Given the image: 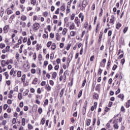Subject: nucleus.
Instances as JSON below:
<instances>
[{"label": "nucleus", "mask_w": 130, "mask_h": 130, "mask_svg": "<svg viewBox=\"0 0 130 130\" xmlns=\"http://www.w3.org/2000/svg\"><path fill=\"white\" fill-rule=\"evenodd\" d=\"M31 74H35L36 73V70H35V69H32L31 70Z\"/></svg>", "instance_id": "56"}, {"label": "nucleus", "mask_w": 130, "mask_h": 130, "mask_svg": "<svg viewBox=\"0 0 130 130\" xmlns=\"http://www.w3.org/2000/svg\"><path fill=\"white\" fill-rule=\"evenodd\" d=\"M41 123L42 124H44L45 123V118H43L41 121Z\"/></svg>", "instance_id": "35"}, {"label": "nucleus", "mask_w": 130, "mask_h": 130, "mask_svg": "<svg viewBox=\"0 0 130 130\" xmlns=\"http://www.w3.org/2000/svg\"><path fill=\"white\" fill-rule=\"evenodd\" d=\"M86 107H87V103L86 104V106H84L83 107V109H82V114L83 115H85L86 114Z\"/></svg>", "instance_id": "5"}, {"label": "nucleus", "mask_w": 130, "mask_h": 130, "mask_svg": "<svg viewBox=\"0 0 130 130\" xmlns=\"http://www.w3.org/2000/svg\"><path fill=\"white\" fill-rule=\"evenodd\" d=\"M5 47H6V45L5 44H3V43L0 44V48H1V49L5 48Z\"/></svg>", "instance_id": "26"}, {"label": "nucleus", "mask_w": 130, "mask_h": 130, "mask_svg": "<svg viewBox=\"0 0 130 130\" xmlns=\"http://www.w3.org/2000/svg\"><path fill=\"white\" fill-rule=\"evenodd\" d=\"M38 81V79L37 78H35L32 82V85H36L37 84V82Z\"/></svg>", "instance_id": "7"}, {"label": "nucleus", "mask_w": 130, "mask_h": 130, "mask_svg": "<svg viewBox=\"0 0 130 130\" xmlns=\"http://www.w3.org/2000/svg\"><path fill=\"white\" fill-rule=\"evenodd\" d=\"M100 25V23H98L96 27V29H95V33H98V27H99V25Z\"/></svg>", "instance_id": "31"}, {"label": "nucleus", "mask_w": 130, "mask_h": 130, "mask_svg": "<svg viewBox=\"0 0 130 130\" xmlns=\"http://www.w3.org/2000/svg\"><path fill=\"white\" fill-rule=\"evenodd\" d=\"M23 106H24V102H20L19 104V107H20V108H22Z\"/></svg>", "instance_id": "39"}, {"label": "nucleus", "mask_w": 130, "mask_h": 130, "mask_svg": "<svg viewBox=\"0 0 130 130\" xmlns=\"http://www.w3.org/2000/svg\"><path fill=\"white\" fill-rule=\"evenodd\" d=\"M40 26V25L39 24V23H36L33 24L32 29H34V30H38V29H39Z\"/></svg>", "instance_id": "1"}, {"label": "nucleus", "mask_w": 130, "mask_h": 130, "mask_svg": "<svg viewBox=\"0 0 130 130\" xmlns=\"http://www.w3.org/2000/svg\"><path fill=\"white\" fill-rule=\"evenodd\" d=\"M120 93V88H118V90L115 92V94L117 95L118 94H119Z\"/></svg>", "instance_id": "44"}, {"label": "nucleus", "mask_w": 130, "mask_h": 130, "mask_svg": "<svg viewBox=\"0 0 130 130\" xmlns=\"http://www.w3.org/2000/svg\"><path fill=\"white\" fill-rule=\"evenodd\" d=\"M22 76V72L21 71H18L17 72V77L20 78Z\"/></svg>", "instance_id": "28"}, {"label": "nucleus", "mask_w": 130, "mask_h": 130, "mask_svg": "<svg viewBox=\"0 0 130 130\" xmlns=\"http://www.w3.org/2000/svg\"><path fill=\"white\" fill-rule=\"evenodd\" d=\"M38 113L39 114H41L42 113V108H39L38 110Z\"/></svg>", "instance_id": "37"}, {"label": "nucleus", "mask_w": 130, "mask_h": 130, "mask_svg": "<svg viewBox=\"0 0 130 130\" xmlns=\"http://www.w3.org/2000/svg\"><path fill=\"white\" fill-rule=\"evenodd\" d=\"M95 86H96V79L95 80V81L92 82V84L91 87L95 88Z\"/></svg>", "instance_id": "42"}, {"label": "nucleus", "mask_w": 130, "mask_h": 130, "mask_svg": "<svg viewBox=\"0 0 130 130\" xmlns=\"http://www.w3.org/2000/svg\"><path fill=\"white\" fill-rule=\"evenodd\" d=\"M72 45L71 44H69L67 46V50H70V48H71V46Z\"/></svg>", "instance_id": "48"}, {"label": "nucleus", "mask_w": 130, "mask_h": 130, "mask_svg": "<svg viewBox=\"0 0 130 130\" xmlns=\"http://www.w3.org/2000/svg\"><path fill=\"white\" fill-rule=\"evenodd\" d=\"M58 69H59V65L58 64L56 65L54 67V70H55L56 71H57Z\"/></svg>", "instance_id": "52"}, {"label": "nucleus", "mask_w": 130, "mask_h": 130, "mask_svg": "<svg viewBox=\"0 0 130 130\" xmlns=\"http://www.w3.org/2000/svg\"><path fill=\"white\" fill-rule=\"evenodd\" d=\"M75 24L77 25V27H79V23H80V20H79V17H75Z\"/></svg>", "instance_id": "4"}, {"label": "nucleus", "mask_w": 130, "mask_h": 130, "mask_svg": "<svg viewBox=\"0 0 130 130\" xmlns=\"http://www.w3.org/2000/svg\"><path fill=\"white\" fill-rule=\"evenodd\" d=\"M103 71V70H102L100 68L99 70H98V74H100V76H101V74H102V71Z\"/></svg>", "instance_id": "51"}, {"label": "nucleus", "mask_w": 130, "mask_h": 130, "mask_svg": "<svg viewBox=\"0 0 130 130\" xmlns=\"http://www.w3.org/2000/svg\"><path fill=\"white\" fill-rule=\"evenodd\" d=\"M55 14L58 15L59 14V8H57L56 11L55 12Z\"/></svg>", "instance_id": "61"}, {"label": "nucleus", "mask_w": 130, "mask_h": 130, "mask_svg": "<svg viewBox=\"0 0 130 130\" xmlns=\"http://www.w3.org/2000/svg\"><path fill=\"white\" fill-rule=\"evenodd\" d=\"M8 108V104H6L4 105L3 109L6 110Z\"/></svg>", "instance_id": "60"}, {"label": "nucleus", "mask_w": 130, "mask_h": 130, "mask_svg": "<svg viewBox=\"0 0 130 130\" xmlns=\"http://www.w3.org/2000/svg\"><path fill=\"white\" fill-rule=\"evenodd\" d=\"M13 12L11 10H8L7 11L8 15H11V14H13Z\"/></svg>", "instance_id": "41"}, {"label": "nucleus", "mask_w": 130, "mask_h": 130, "mask_svg": "<svg viewBox=\"0 0 130 130\" xmlns=\"http://www.w3.org/2000/svg\"><path fill=\"white\" fill-rule=\"evenodd\" d=\"M75 16H76V14H75V13L72 14L71 17V20H74V19H75Z\"/></svg>", "instance_id": "46"}, {"label": "nucleus", "mask_w": 130, "mask_h": 130, "mask_svg": "<svg viewBox=\"0 0 130 130\" xmlns=\"http://www.w3.org/2000/svg\"><path fill=\"white\" fill-rule=\"evenodd\" d=\"M55 48H56V45H55V43L52 44L51 49H52V50H55Z\"/></svg>", "instance_id": "11"}, {"label": "nucleus", "mask_w": 130, "mask_h": 130, "mask_svg": "<svg viewBox=\"0 0 130 130\" xmlns=\"http://www.w3.org/2000/svg\"><path fill=\"white\" fill-rule=\"evenodd\" d=\"M56 76H57L56 72H53L52 75V79H55V78H56Z\"/></svg>", "instance_id": "13"}, {"label": "nucleus", "mask_w": 130, "mask_h": 130, "mask_svg": "<svg viewBox=\"0 0 130 130\" xmlns=\"http://www.w3.org/2000/svg\"><path fill=\"white\" fill-rule=\"evenodd\" d=\"M86 82H87V79L84 78L82 83V87H85V85H86Z\"/></svg>", "instance_id": "25"}, {"label": "nucleus", "mask_w": 130, "mask_h": 130, "mask_svg": "<svg viewBox=\"0 0 130 130\" xmlns=\"http://www.w3.org/2000/svg\"><path fill=\"white\" fill-rule=\"evenodd\" d=\"M21 19L22 21H26V20L27 19V17H26V16H25V15H22L21 17Z\"/></svg>", "instance_id": "16"}, {"label": "nucleus", "mask_w": 130, "mask_h": 130, "mask_svg": "<svg viewBox=\"0 0 130 130\" xmlns=\"http://www.w3.org/2000/svg\"><path fill=\"white\" fill-rule=\"evenodd\" d=\"M4 75H5L6 79H9V74L8 73V72L4 73Z\"/></svg>", "instance_id": "27"}, {"label": "nucleus", "mask_w": 130, "mask_h": 130, "mask_svg": "<svg viewBox=\"0 0 130 130\" xmlns=\"http://www.w3.org/2000/svg\"><path fill=\"white\" fill-rule=\"evenodd\" d=\"M48 105V99H46L44 102L43 106H44L45 107V106Z\"/></svg>", "instance_id": "29"}, {"label": "nucleus", "mask_w": 130, "mask_h": 130, "mask_svg": "<svg viewBox=\"0 0 130 130\" xmlns=\"http://www.w3.org/2000/svg\"><path fill=\"white\" fill-rule=\"evenodd\" d=\"M67 30L66 28H63V31H62V34L63 35H66L67 34Z\"/></svg>", "instance_id": "36"}, {"label": "nucleus", "mask_w": 130, "mask_h": 130, "mask_svg": "<svg viewBox=\"0 0 130 130\" xmlns=\"http://www.w3.org/2000/svg\"><path fill=\"white\" fill-rule=\"evenodd\" d=\"M9 25H6L4 28H3V31L5 34H7L8 32H9Z\"/></svg>", "instance_id": "2"}, {"label": "nucleus", "mask_w": 130, "mask_h": 130, "mask_svg": "<svg viewBox=\"0 0 130 130\" xmlns=\"http://www.w3.org/2000/svg\"><path fill=\"white\" fill-rule=\"evenodd\" d=\"M116 69H117V65L114 64L112 68L113 71H115Z\"/></svg>", "instance_id": "53"}, {"label": "nucleus", "mask_w": 130, "mask_h": 130, "mask_svg": "<svg viewBox=\"0 0 130 130\" xmlns=\"http://www.w3.org/2000/svg\"><path fill=\"white\" fill-rule=\"evenodd\" d=\"M114 128H115L116 129H118V125H117V124L116 123L114 125Z\"/></svg>", "instance_id": "55"}, {"label": "nucleus", "mask_w": 130, "mask_h": 130, "mask_svg": "<svg viewBox=\"0 0 130 130\" xmlns=\"http://www.w3.org/2000/svg\"><path fill=\"white\" fill-rule=\"evenodd\" d=\"M28 128H29V129H32L33 126H32V125H31L30 124H28Z\"/></svg>", "instance_id": "50"}, {"label": "nucleus", "mask_w": 130, "mask_h": 130, "mask_svg": "<svg viewBox=\"0 0 130 130\" xmlns=\"http://www.w3.org/2000/svg\"><path fill=\"white\" fill-rule=\"evenodd\" d=\"M111 17L112 19H110V23H111L113 25L114 24V21H115V17L114 15H112Z\"/></svg>", "instance_id": "3"}, {"label": "nucleus", "mask_w": 130, "mask_h": 130, "mask_svg": "<svg viewBox=\"0 0 130 130\" xmlns=\"http://www.w3.org/2000/svg\"><path fill=\"white\" fill-rule=\"evenodd\" d=\"M82 94H83V90H80L78 95V98H81L82 96Z\"/></svg>", "instance_id": "15"}, {"label": "nucleus", "mask_w": 130, "mask_h": 130, "mask_svg": "<svg viewBox=\"0 0 130 130\" xmlns=\"http://www.w3.org/2000/svg\"><path fill=\"white\" fill-rule=\"evenodd\" d=\"M43 16L44 17H47V16H48V12H47V11L44 12Z\"/></svg>", "instance_id": "45"}, {"label": "nucleus", "mask_w": 130, "mask_h": 130, "mask_svg": "<svg viewBox=\"0 0 130 130\" xmlns=\"http://www.w3.org/2000/svg\"><path fill=\"white\" fill-rule=\"evenodd\" d=\"M110 63H111V61H110V58H109V60H108V63H107V70H109L108 69V67L110 66Z\"/></svg>", "instance_id": "19"}, {"label": "nucleus", "mask_w": 130, "mask_h": 130, "mask_svg": "<svg viewBox=\"0 0 130 130\" xmlns=\"http://www.w3.org/2000/svg\"><path fill=\"white\" fill-rule=\"evenodd\" d=\"M64 91V88H62L61 90V92L60 93V97L61 98L62 97V95H63V92Z\"/></svg>", "instance_id": "24"}, {"label": "nucleus", "mask_w": 130, "mask_h": 130, "mask_svg": "<svg viewBox=\"0 0 130 130\" xmlns=\"http://www.w3.org/2000/svg\"><path fill=\"white\" fill-rule=\"evenodd\" d=\"M60 10H61V11H64L66 10V5H64V4H63V6H61Z\"/></svg>", "instance_id": "22"}, {"label": "nucleus", "mask_w": 130, "mask_h": 130, "mask_svg": "<svg viewBox=\"0 0 130 130\" xmlns=\"http://www.w3.org/2000/svg\"><path fill=\"white\" fill-rule=\"evenodd\" d=\"M31 4L33 5V6H35L36 5V0H31Z\"/></svg>", "instance_id": "33"}, {"label": "nucleus", "mask_w": 130, "mask_h": 130, "mask_svg": "<svg viewBox=\"0 0 130 130\" xmlns=\"http://www.w3.org/2000/svg\"><path fill=\"white\" fill-rule=\"evenodd\" d=\"M24 111H28V109H29V108H28L27 106H25L23 108Z\"/></svg>", "instance_id": "49"}, {"label": "nucleus", "mask_w": 130, "mask_h": 130, "mask_svg": "<svg viewBox=\"0 0 130 130\" xmlns=\"http://www.w3.org/2000/svg\"><path fill=\"white\" fill-rule=\"evenodd\" d=\"M23 96L22 95V93L19 92L18 93V98L19 100H22V98Z\"/></svg>", "instance_id": "14"}, {"label": "nucleus", "mask_w": 130, "mask_h": 130, "mask_svg": "<svg viewBox=\"0 0 130 130\" xmlns=\"http://www.w3.org/2000/svg\"><path fill=\"white\" fill-rule=\"evenodd\" d=\"M51 44H52V42H48L47 44V47H50Z\"/></svg>", "instance_id": "34"}, {"label": "nucleus", "mask_w": 130, "mask_h": 130, "mask_svg": "<svg viewBox=\"0 0 130 130\" xmlns=\"http://www.w3.org/2000/svg\"><path fill=\"white\" fill-rule=\"evenodd\" d=\"M28 93H29V90L26 89L25 92H23V96H27L28 95Z\"/></svg>", "instance_id": "21"}, {"label": "nucleus", "mask_w": 130, "mask_h": 130, "mask_svg": "<svg viewBox=\"0 0 130 130\" xmlns=\"http://www.w3.org/2000/svg\"><path fill=\"white\" fill-rule=\"evenodd\" d=\"M90 123H91V119H88L86 122V125L87 126H89Z\"/></svg>", "instance_id": "18"}, {"label": "nucleus", "mask_w": 130, "mask_h": 130, "mask_svg": "<svg viewBox=\"0 0 130 130\" xmlns=\"http://www.w3.org/2000/svg\"><path fill=\"white\" fill-rule=\"evenodd\" d=\"M20 8L22 9V12H24L25 11V7H23V5H20Z\"/></svg>", "instance_id": "43"}, {"label": "nucleus", "mask_w": 130, "mask_h": 130, "mask_svg": "<svg viewBox=\"0 0 130 130\" xmlns=\"http://www.w3.org/2000/svg\"><path fill=\"white\" fill-rule=\"evenodd\" d=\"M27 45H31V40H30V38L28 39Z\"/></svg>", "instance_id": "59"}, {"label": "nucleus", "mask_w": 130, "mask_h": 130, "mask_svg": "<svg viewBox=\"0 0 130 130\" xmlns=\"http://www.w3.org/2000/svg\"><path fill=\"white\" fill-rule=\"evenodd\" d=\"M25 79H26V75L24 74L21 77L22 82H25Z\"/></svg>", "instance_id": "20"}, {"label": "nucleus", "mask_w": 130, "mask_h": 130, "mask_svg": "<svg viewBox=\"0 0 130 130\" xmlns=\"http://www.w3.org/2000/svg\"><path fill=\"white\" fill-rule=\"evenodd\" d=\"M19 56H20V54H19V53H16V58L17 61H20V59H19Z\"/></svg>", "instance_id": "32"}, {"label": "nucleus", "mask_w": 130, "mask_h": 130, "mask_svg": "<svg viewBox=\"0 0 130 130\" xmlns=\"http://www.w3.org/2000/svg\"><path fill=\"white\" fill-rule=\"evenodd\" d=\"M63 46H64V44L62 43H60L59 44L60 48H63Z\"/></svg>", "instance_id": "57"}, {"label": "nucleus", "mask_w": 130, "mask_h": 130, "mask_svg": "<svg viewBox=\"0 0 130 130\" xmlns=\"http://www.w3.org/2000/svg\"><path fill=\"white\" fill-rule=\"evenodd\" d=\"M53 67H52V65H51L50 64L48 65V70L49 71H51V69H53Z\"/></svg>", "instance_id": "47"}, {"label": "nucleus", "mask_w": 130, "mask_h": 130, "mask_svg": "<svg viewBox=\"0 0 130 130\" xmlns=\"http://www.w3.org/2000/svg\"><path fill=\"white\" fill-rule=\"evenodd\" d=\"M101 12L99 14V17H102V15L103 14V9L102 8L101 9Z\"/></svg>", "instance_id": "40"}, {"label": "nucleus", "mask_w": 130, "mask_h": 130, "mask_svg": "<svg viewBox=\"0 0 130 130\" xmlns=\"http://www.w3.org/2000/svg\"><path fill=\"white\" fill-rule=\"evenodd\" d=\"M127 27H125L123 30V33H126L127 31Z\"/></svg>", "instance_id": "64"}, {"label": "nucleus", "mask_w": 130, "mask_h": 130, "mask_svg": "<svg viewBox=\"0 0 130 130\" xmlns=\"http://www.w3.org/2000/svg\"><path fill=\"white\" fill-rule=\"evenodd\" d=\"M16 122H17V119H16L15 118H14L12 120L13 124H15V123H16Z\"/></svg>", "instance_id": "54"}, {"label": "nucleus", "mask_w": 130, "mask_h": 130, "mask_svg": "<svg viewBox=\"0 0 130 130\" xmlns=\"http://www.w3.org/2000/svg\"><path fill=\"white\" fill-rule=\"evenodd\" d=\"M14 72H15V69H12L11 70L10 72V76H13V74H14Z\"/></svg>", "instance_id": "38"}, {"label": "nucleus", "mask_w": 130, "mask_h": 130, "mask_svg": "<svg viewBox=\"0 0 130 130\" xmlns=\"http://www.w3.org/2000/svg\"><path fill=\"white\" fill-rule=\"evenodd\" d=\"M6 52L10 51V46H7L6 48Z\"/></svg>", "instance_id": "62"}, {"label": "nucleus", "mask_w": 130, "mask_h": 130, "mask_svg": "<svg viewBox=\"0 0 130 130\" xmlns=\"http://www.w3.org/2000/svg\"><path fill=\"white\" fill-rule=\"evenodd\" d=\"M70 30H74L75 29V23H72L69 27Z\"/></svg>", "instance_id": "10"}, {"label": "nucleus", "mask_w": 130, "mask_h": 130, "mask_svg": "<svg viewBox=\"0 0 130 130\" xmlns=\"http://www.w3.org/2000/svg\"><path fill=\"white\" fill-rule=\"evenodd\" d=\"M118 98H120V99H122L123 100V98H124V95H123V94H120L118 95Z\"/></svg>", "instance_id": "23"}, {"label": "nucleus", "mask_w": 130, "mask_h": 130, "mask_svg": "<svg viewBox=\"0 0 130 130\" xmlns=\"http://www.w3.org/2000/svg\"><path fill=\"white\" fill-rule=\"evenodd\" d=\"M1 64H2V66L3 67V68H4V67H6V60H2L1 61Z\"/></svg>", "instance_id": "8"}, {"label": "nucleus", "mask_w": 130, "mask_h": 130, "mask_svg": "<svg viewBox=\"0 0 130 130\" xmlns=\"http://www.w3.org/2000/svg\"><path fill=\"white\" fill-rule=\"evenodd\" d=\"M99 97V95H98V94L97 93H95L93 95V99H98V98Z\"/></svg>", "instance_id": "30"}, {"label": "nucleus", "mask_w": 130, "mask_h": 130, "mask_svg": "<svg viewBox=\"0 0 130 130\" xmlns=\"http://www.w3.org/2000/svg\"><path fill=\"white\" fill-rule=\"evenodd\" d=\"M26 123V119H25V118H23L22 119V125H25Z\"/></svg>", "instance_id": "17"}, {"label": "nucleus", "mask_w": 130, "mask_h": 130, "mask_svg": "<svg viewBox=\"0 0 130 130\" xmlns=\"http://www.w3.org/2000/svg\"><path fill=\"white\" fill-rule=\"evenodd\" d=\"M120 27H121V23L118 22L116 25V29H117V30H118V29H119V28H120Z\"/></svg>", "instance_id": "12"}, {"label": "nucleus", "mask_w": 130, "mask_h": 130, "mask_svg": "<svg viewBox=\"0 0 130 130\" xmlns=\"http://www.w3.org/2000/svg\"><path fill=\"white\" fill-rule=\"evenodd\" d=\"M100 87H101V85L100 84H97L95 87V91H99V90H100Z\"/></svg>", "instance_id": "9"}, {"label": "nucleus", "mask_w": 130, "mask_h": 130, "mask_svg": "<svg viewBox=\"0 0 130 130\" xmlns=\"http://www.w3.org/2000/svg\"><path fill=\"white\" fill-rule=\"evenodd\" d=\"M70 35H71V36H72V37L75 36V31H72L70 32Z\"/></svg>", "instance_id": "63"}, {"label": "nucleus", "mask_w": 130, "mask_h": 130, "mask_svg": "<svg viewBox=\"0 0 130 130\" xmlns=\"http://www.w3.org/2000/svg\"><path fill=\"white\" fill-rule=\"evenodd\" d=\"M53 57H54V54L52 53L50 54V59H53Z\"/></svg>", "instance_id": "58"}, {"label": "nucleus", "mask_w": 130, "mask_h": 130, "mask_svg": "<svg viewBox=\"0 0 130 130\" xmlns=\"http://www.w3.org/2000/svg\"><path fill=\"white\" fill-rule=\"evenodd\" d=\"M82 6L83 8H86L87 6V0H83L82 3Z\"/></svg>", "instance_id": "6"}]
</instances>
